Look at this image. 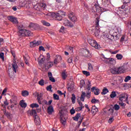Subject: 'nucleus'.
I'll use <instances>...</instances> for the list:
<instances>
[{
  "label": "nucleus",
  "instance_id": "f257e3e1",
  "mask_svg": "<svg viewBox=\"0 0 131 131\" xmlns=\"http://www.w3.org/2000/svg\"><path fill=\"white\" fill-rule=\"evenodd\" d=\"M19 31L17 32V34L19 37L23 36H31L32 33L29 30L24 29V26L20 24L17 26Z\"/></svg>",
  "mask_w": 131,
  "mask_h": 131
},
{
  "label": "nucleus",
  "instance_id": "f03ea898",
  "mask_svg": "<svg viewBox=\"0 0 131 131\" xmlns=\"http://www.w3.org/2000/svg\"><path fill=\"white\" fill-rule=\"evenodd\" d=\"M62 15H65V12L59 11L58 12H53L52 16L55 20L61 21L62 20Z\"/></svg>",
  "mask_w": 131,
  "mask_h": 131
},
{
  "label": "nucleus",
  "instance_id": "7ed1b4c3",
  "mask_svg": "<svg viewBox=\"0 0 131 131\" xmlns=\"http://www.w3.org/2000/svg\"><path fill=\"white\" fill-rule=\"evenodd\" d=\"M46 7H47V5H46V4L40 3L35 5L34 6V8L35 9V10H36V11H38L39 12H40V11H42V10H45V9H46Z\"/></svg>",
  "mask_w": 131,
  "mask_h": 131
},
{
  "label": "nucleus",
  "instance_id": "20e7f679",
  "mask_svg": "<svg viewBox=\"0 0 131 131\" xmlns=\"http://www.w3.org/2000/svg\"><path fill=\"white\" fill-rule=\"evenodd\" d=\"M88 42L91 45V47H93V48H95V49H97V50L100 49V45H98V42H97L96 40L92 39H89L88 40Z\"/></svg>",
  "mask_w": 131,
  "mask_h": 131
},
{
  "label": "nucleus",
  "instance_id": "39448f33",
  "mask_svg": "<svg viewBox=\"0 0 131 131\" xmlns=\"http://www.w3.org/2000/svg\"><path fill=\"white\" fill-rule=\"evenodd\" d=\"M91 86H92V84L91 83L90 81H89L86 86V90H87V91L86 92V98H91V94L92 93V89L91 90Z\"/></svg>",
  "mask_w": 131,
  "mask_h": 131
},
{
  "label": "nucleus",
  "instance_id": "423d86ee",
  "mask_svg": "<svg viewBox=\"0 0 131 131\" xmlns=\"http://www.w3.org/2000/svg\"><path fill=\"white\" fill-rule=\"evenodd\" d=\"M68 17L70 20L74 23L77 21V17H76V15H75V14H74L73 12H70Z\"/></svg>",
  "mask_w": 131,
  "mask_h": 131
},
{
  "label": "nucleus",
  "instance_id": "0eeeda50",
  "mask_svg": "<svg viewBox=\"0 0 131 131\" xmlns=\"http://www.w3.org/2000/svg\"><path fill=\"white\" fill-rule=\"evenodd\" d=\"M117 94L118 95L117 98H118L119 101L121 102H124L125 101V95L124 93L117 92Z\"/></svg>",
  "mask_w": 131,
  "mask_h": 131
},
{
  "label": "nucleus",
  "instance_id": "6e6552de",
  "mask_svg": "<svg viewBox=\"0 0 131 131\" xmlns=\"http://www.w3.org/2000/svg\"><path fill=\"white\" fill-rule=\"evenodd\" d=\"M7 19L10 21V22H12L13 24H18V19L15 17L9 15L7 17Z\"/></svg>",
  "mask_w": 131,
  "mask_h": 131
},
{
  "label": "nucleus",
  "instance_id": "1a4fd4ad",
  "mask_svg": "<svg viewBox=\"0 0 131 131\" xmlns=\"http://www.w3.org/2000/svg\"><path fill=\"white\" fill-rule=\"evenodd\" d=\"M41 43V41H40L34 40L33 41L30 42V47L31 48H34L37 46H39Z\"/></svg>",
  "mask_w": 131,
  "mask_h": 131
},
{
  "label": "nucleus",
  "instance_id": "9d476101",
  "mask_svg": "<svg viewBox=\"0 0 131 131\" xmlns=\"http://www.w3.org/2000/svg\"><path fill=\"white\" fill-rule=\"evenodd\" d=\"M91 92H93L94 93V95L96 96H99L100 94V90L96 86H93L91 88Z\"/></svg>",
  "mask_w": 131,
  "mask_h": 131
},
{
  "label": "nucleus",
  "instance_id": "9b49d317",
  "mask_svg": "<svg viewBox=\"0 0 131 131\" xmlns=\"http://www.w3.org/2000/svg\"><path fill=\"white\" fill-rule=\"evenodd\" d=\"M12 67V70L15 72V73H17V69H18V64L16 62V60L13 61V63L11 64Z\"/></svg>",
  "mask_w": 131,
  "mask_h": 131
},
{
  "label": "nucleus",
  "instance_id": "f8f14e48",
  "mask_svg": "<svg viewBox=\"0 0 131 131\" xmlns=\"http://www.w3.org/2000/svg\"><path fill=\"white\" fill-rule=\"evenodd\" d=\"M63 25L64 26H68L69 27H71V28H72V27H73L74 26L72 23H70V21H69V20L68 19H66L64 20Z\"/></svg>",
  "mask_w": 131,
  "mask_h": 131
},
{
  "label": "nucleus",
  "instance_id": "ddd939ff",
  "mask_svg": "<svg viewBox=\"0 0 131 131\" xmlns=\"http://www.w3.org/2000/svg\"><path fill=\"white\" fill-rule=\"evenodd\" d=\"M119 109H120V106L118 105V104H115L113 108L110 109L109 111L111 110V113H114V110H115L116 111H118Z\"/></svg>",
  "mask_w": 131,
  "mask_h": 131
},
{
  "label": "nucleus",
  "instance_id": "4468645a",
  "mask_svg": "<svg viewBox=\"0 0 131 131\" xmlns=\"http://www.w3.org/2000/svg\"><path fill=\"white\" fill-rule=\"evenodd\" d=\"M29 27L31 28V29H36L37 27H39V25L36 24L31 23L29 25Z\"/></svg>",
  "mask_w": 131,
  "mask_h": 131
},
{
  "label": "nucleus",
  "instance_id": "2eb2a0df",
  "mask_svg": "<svg viewBox=\"0 0 131 131\" xmlns=\"http://www.w3.org/2000/svg\"><path fill=\"white\" fill-rule=\"evenodd\" d=\"M48 77H49V80H50V81H51L52 82H56V80L55 79V78L53 77V74H52V72H48Z\"/></svg>",
  "mask_w": 131,
  "mask_h": 131
},
{
  "label": "nucleus",
  "instance_id": "dca6fc26",
  "mask_svg": "<svg viewBox=\"0 0 131 131\" xmlns=\"http://www.w3.org/2000/svg\"><path fill=\"white\" fill-rule=\"evenodd\" d=\"M99 19V17H97L95 20V28L99 32H100V31H99V29H100V26L99 25V23L100 22Z\"/></svg>",
  "mask_w": 131,
  "mask_h": 131
},
{
  "label": "nucleus",
  "instance_id": "f3484780",
  "mask_svg": "<svg viewBox=\"0 0 131 131\" xmlns=\"http://www.w3.org/2000/svg\"><path fill=\"white\" fill-rule=\"evenodd\" d=\"M34 122L35 123L36 125H39L40 124V119L38 116H35L34 117Z\"/></svg>",
  "mask_w": 131,
  "mask_h": 131
},
{
  "label": "nucleus",
  "instance_id": "a211bd4d",
  "mask_svg": "<svg viewBox=\"0 0 131 131\" xmlns=\"http://www.w3.org/2000/svg\"><path fill=\"white\" fill-rule=\"evenodd\" d=\"M68 77L67 72H66V70H64L61 73V77L63 80H65Z\"/></svg>",
  "mask_w": 131,
  "mask_h": 131
},
{
  "label": "nucleus",
  "instance_id": "6ab92c4d",
  "mask_svg": "<svg viewBox=\"0 0 131 131\" xmlns=\"http://www.w3.org/2000/svg\"><path fill=\"white\" fill-rule=\"evenodd\" d=\"M33 95L35 96V97H37V100H40V99H41V97H42V94L41 93H39L37 92L33 93Z\"/></svg>",
  "mask_w": 131,
  "mask_h": 131
},
{
  "label": "nucleus",
  "instance_id": "aec40b11",
  "mask_svg": "<svg viewBox=\"0 0 131 131\" xmlns=\"http://www.w3.org/2000/svg\"><path fill=\"white\" fill-rule=\"evenodd\" d=\"M47 111L48 114L52 115V114H53V112H54V108L53 107V106H49L47 108Z\"/></svg>",
  "mask_w": 131,
  "mask_h": 131
},
{
  "label": "nucleus",
  "instance_id": "412c9836",
  "mask_svg": "<svg viewBox=\"0 0 131 131\" xmlns=\"http://www.w3.org/2000/svg\"><path fill=\"white\" fill-rule=\"evenodd\" d=\"M19 105L21 108H26L27 106V103L25 102L24 100H22L20 101Z\"/></svg>",
  "mask_w": 131,
  "mask_h": 131
},
{
  "label": "nucleus",
  "instance_id": "4be33fe9",
  "mask_svg": "<svg viewBox=\"0 0 131 131\" xmlns=\"http://www.w3.org/2000/svg\"><path fill=\"white\" fill-rule=\"evenodd\" d=\"M117 93H119L118 92H116L115 91L112 92L111 94L110 95V97L112 99H113V98H115V97H117L118 96V94H117Z\"/></svg>",
  "mask_w": 131,
  "mask_h": 131
},
{
  "label": "nucleus",
  "instance_id": "5701e85b",
  "mask_svg": "<svg viewBox=\"0 0 131 131\" xmlns=\"http://www.w3.org/2000/svg\"><path fill=\"white\" fill-rule=\"evenodd\" d=\"M111 72L113 74H118V68H114L111 69Z\"/></svg>",
  "mask_w": 131,
  "mask_h": 131
},
{
  "label": "nucleus",
  "instance_id": "b1692460",
  "mask_svg": "<svg viewBox=\"0 0 131 131\" xmlns=\"http://www.w3.org/2000/svg\"><path fill=\"white\" fill-rule=\"evenodd\" d=\"M99 111V110L95 106H93L91 110V112L93 114H96L97 112Z\"/></svg>",
  "mask_w": 131,
  "mask_h": 131
},
{
  "label": "nucleus",
  "instance_id": "393cba45",
  "mask_svg": "<svg viewBox=\"0 0 131 131\" xmlns=\"http://www.w3.org/2000/svg\"><path fill=\"white\" fill-rule=\"evenodd\" d=\"M86 97V95H85V92H82L81 96L80 97V100L82 101V102H84V98Z\"/></svg>",
  "mask_w": 131,
  "mask_h": 131
},
{
  "label": "nucleus",
  "instance_id": "a878e982",
  "mask_svg": "<svg viewBox=\"0 0 131 131\" xmlns=\"http://www.w3.org/2000/svg\"><path fill=\"white\" fill-rule=\"evenodd\" d=\"M72 104H75L76 101V96L74 94H72V97L71 98Z\"/></svg>",
  "mask_w": 131,
  "mask_h": 131
},
{
  "label": "nucleus",
  "instance_id": "bb28decb",
  "mask_svg": "<svg viewBox=\"0 0 131 131\" xmlns=\"http://www.w3.org/2000/svg\"><path fill=\"white\" fill-rule=\"evenodd\" d=\"M81 115L80 113H77L76 115L73 118V120L75 121H78V119H79V117H80Z\"/></svg>",
  "mask_w": 131,
  "mask_h": 131
},
{
  "label": "nucleus",
  "instance_id": "cd10ccee",
  "mask_svg": "<svg viewBox=\"0 0 131 131\" xmlns=\"http://www.w3.org/2000/svg\"><path fill=\"white\" fill-rule=\"evenodd\" d=\"M103 59H104L103 62H104L105 64H110V58H107L104 56Z\"/></svg>",
  "mask_w": 131,
  "mask_h": 131
},
{
  "label": "nucleus",
  "instance_id": "c85d7f7f",
  "mask_svg": "<svg viewBox=\"0 0 131 131\" xmlns=\"http://www.w3.org/2000/svg\"><path fill=\"white\" fill-rule=\"evenodd\" d=\"M21 95L23 97H27L29 95V92L27 91H23L21 92Z\"/></svg>",
  "mask_w": 131,
  "mask_h": 131
},
{
  "label": "nucleus",
  "instance_id": "c756f323",
  "mask_svg": "<svg viewBox=\"0 0 131 131\" xmlns=\"http://www.w3.org/2000/svg\"><path fill=\"white\" fill-rule=\"evenodd\" d=\"M124 71V70L123 69V67H120L118 68V74H119L120 73H123Z\"/></svg>",
  "mask_w": 131,
  "mask_h": 131
},
{
  "label": "nucleus",
  "instance_id": "7c9ffc66",
  "mask_svg": "<svg viewBox=\"0 0 131 131\" xmlns=\"http://www.w3.org/2000/svg\"><path fill=\"white\" fill-rule=\"evenodd\" d=\"M110 64H112V65H115L116 64V60L114 58H110Z\"/></svg>",
  "mask_w": 131,
  "mask_h": 131
},
{
  "label": "nucleus",
  "instance_id": "2f4dec72",
  "mask_svg": "<svg viewBox=\"0 0 131 131\" xmlns=\"http://www.w3.org/2000/svg\"><path fill=\"white\" fill-rule=\"evenodd\" d=\"M30 115H33L34 117H35V116H37L36 111H35V110L32 109L30 113Z\"/></svg>",
  "mask_w": 131,
  "mask_h": 131
},
{
  "label": "nucleus",
  "instance_id": "473e14b6",
  "mask_svg": "<svg viewBox=\"0 0 131 131\" xmlns=\"http://www.w3.org/2000/svg\"><path fill=\"white\" fill-rule=\"evenodd\" d=\"M39 107V105L37 103H32L30 104V107L31 108H38Z\"/></svg>",
  "mask_w": 131,
  "mask_h": 131
},
{
  "label": "nucleus",
  "instance_id": "72a5a7b5",
  "mask_svg": "<svg viewBox=\"0 0 131 131\" xmlns=\"http://www.w3.org/2000/svg\"><path fill=\"white\" fill-rule=\"evenodd\" d=\"M109 91L108 90V89L104 88H103L102 92H101L102 95H106L107 93H108Z\"/></svg>",
  "mask_w": 131,
  "mask_h": 131
},
{
  "label": "nucleus",
  "instance_id": "f704fd0d",
  "mask_svg": "<svg viewBox=\"0 0 131 131\" xmlns=\"http://www.w3.org/2000/svg\"><path fill=\"white\" fill-rule=\"evenodd\" d=\"M116 58H117V60H122V58H123V56L120 54H117L116 55Z\"/></svg>",
  "mask_w": 131,
  "mask_h": 131
},
{
  "label": "nucleus",
  "instance_id": "c9c22d12",
  "mask_svg": "<svg viewBox=\"0 0 131 131\" xmlns=\"http://www.w3.org/2000/svg\"><path fill=\"white\" fill-rule=\"evenodd\" d=\"M80 88H84L85 86V82H84V80H82L80 81Z\"/></svg>",
  "mask_w": 131,
  "mask_h": 131
},
{
  "label": "nucleus",
  "instance_id": "e433bc0d",
  "mask_svg": "<svg viewBox=\"0 0 131 131\" xmlns=\"http://www.w3.org/2000/svg\"><path fill=\"white\" fill-rule=\"evenodd\" d=\"M41 23L44 25L45 26H50L51 24L50 23L47 22L45 20H41Z\"/></svg>",
  "mask_w": 131,
  "mask_h": 131
},
{
  "label": "nucleus",
  "instance_id": "4c0bfd02",
  "mask_svg": "<svg viewBox=\"0 0 131 131\" xmlns=\"http://www.w3.org/2000/svg\"><path fill=\"white\" fill-rule=\"evenodd\" d=\"M91 102L93 103V104H99V103H100V101L98 99H93L91 100Z\"/></svg>",
  "mask_w": 131,
  "mask_h": 131
},
{
  "label": "nucleus",
  "instance_id": "58836bf2",
  "mask_svg": "<svg viewBox=\"0 0 131 131\" xmlns=\"http://www.w3.org/2000/svg\"><path fill=\"white\" fill-rule=\"evenodd\" d=\"M82 73L83 74H84V75H85L86 76H90V75H91L90 72H88L86 71H83Z\"/></svg>",
  "mask_w": 131,
  "mask_h": 131
},
{
  "label": "nucleus",
  "instance_id": "ea45409f",
  "mask_svg": "<svg viewBox=\"0 0 131 131\" xmlns=\"http://www.w3.org/2000/svg\"><path fill=\"white\" fill-rule=\"evenodd\" d=\"M38 84L41 86L45 85V80L43 79H41L40 81H38Z\"/></svg>",
  "mask_w": 131,
  "mask_h": 131
},
{
  "label": "nucleus",
  "instance_id": "a19ab883",
  "mask_svg": "<svg viewBox=\"0 0 131 131\" xmlns=\"http://www.w3.org/2000/svg\"><path fill=\"white\" fill-rule=\"evenodd\" d=\"M78 99H79V97H78V99H77V101L79 106H80V107H81L82 108H84V106H83V104H82V102H81V101H79V100H78Z\"/></svg>",
  "mask_w": 131,
  "mask_h": 131
},
{
  "label": "nucleus",
  "instance_id": "79ce46f5",
  "mask_svg": "<svg viewBox=\"0 0 131 131\" xmlns=\"http://www.w3.org/2000/svg\"><path fill=\"white\" fill-rule=\"evenodd\" d=\"M0 58L3 61H5V53L3 52L0 53Z\"/></svg>",
  "mask_w": 131,
  "mask_h": 131
},
{
  "label": "nucleus",
  "instance_id": "37998d69",
  "mask_svg": "<svg viewBox=\"0 0 131 131\" xmlns=\"http://www.w3.org/2000/svg\"><path fill=\"white\" fill-rule=\"evenodd\" d=\"M5 115H6V116H7V118H9V119H11L12 118H11L12 115L9 112L6 113Z\"/></svg>",
  "mask_w": 131,
  "mask_h": 131
},
{
  "label": "nucleus",
  "instance_id": "c03bdc74",
  "mask_svg": "<svg viewBox=\"0 0 131 131\" xmlns=\"http://www.w3.org/2000/svg\"><path fill=\"white\" fill-rule=\"evenodd\" d=\"M119 105H120L121 107H122L123 109H124L126 104L123 102H121L119 103Z\"/></svg>",
  "mask_w": 131,
  "mask_h": 131
},
{
  "label": "nucleus",
  "instance_id": "a18cd8bd",
  "mask_svg": "<svg viewBox=\"0 0 131 131\" xmlns=\"http://www.w3.org/2000/svg\"><path fill=\"white\" fill-rule=\"evenodd\" d=\"M114 121V117H111L108 120V123H112Z\"/></svg>",
  "mask_w": 131,
  "mask_h": 131
},
{
  "label": "nucleus",
  "instance_id": "49530a36",
  "mask_svg": "<svg viewBox=\"0 0 131 131\" xmlns=\"http://www.w3.org/2000/svg\"><path fill=\"white\" fill-rule=\"evenodd\" d=\"M88 69L89 70H93L94 69V68L93 67V65L91 64V63H88Z\"/></svg>",
  "mask_w": 131,
  "mask_h": 131
},
{
  "label": "nucleus",
  "instance_id": "de8ad7c7",
  "mask_svg": "<svg viewBox=\"0 0 131 131\" xmlns=\"http://www.w3.org/2000/svg\"><path fill=\"white\" fill-rule=\"evenodd\" d=\"M130 79H131V77L130 76H126L124 79L125 82H127L128 80H130Z\"/></svg>",
  "mask_w": 131,
  "mask_h": 131
},
{
  "label": "nucleus",
  "instance_id": "09e8293b",
  "mask_svg": "<svg viewBox=\"0 0 131 131\" xmlns=\"http://www.w3.org/2000/svg\"><path fill=\"white\" fill-rule=\"evenodd\" d=\"M53 99L54 100H59V95H58L56 94H53Z\"/></svg>",
  "mask_w": 131,
  "mask_h": 131
},
{
  "label": "nucleus",
  "instance_id": "8fccbe9b",
  "mask_svg": "<svg viewBox=\"0 0 131 131\" xmlns=\"http://www.w3.org/2000/svg\"><path fill=\"white\" fill-rule=\"evenodd\" d=\"M60 122L62 124H64V123H65V122H66V120L65 119V118H63V117H61V118H60Z\"/></svg>",
  "mask_w": 131,
  "mask_h": 131
},
{
  "label": "nucleus",
  "instance_id": "3c124183",
  "mask_svg": "<svg viewBox=\"0 0 131 131\" xmlns=\"http://www.w3.org/2000/svg\"><path fill=\"white\" fill-rule=\"evenodd\" d=\"M46 90H47V91H48L49 92H51V91L52 90V85H50L48 86L46 88Z\"/></svg>",
  "mask_w": 131,
  "mask_h": 131
},
{
  "label": "nucleus",
  "instance_id": "603ef678",
  "mask_svg": "<svg viewBox=\"0 0 131 131\" xmlns=\"http://www.w3.org/2000/svg\"><path fill=\"white\" fill-rule=\"evenodd\" d=\"M70 113L71 115H73V114L75 113V110H74V107H72V108L70 110Z\"/></svg>",
  "mask_w": 131,
  "mask_h": 131
},
{
  "label": "nucleus",
  "instance_id": "864d4df0",
  "mask_svg": "<svg viewBox=\"0 0 131 131\" xmlns=\"http://www.w3.org/2000/svg\"><path fill=\"white\" fill-rule=\"evenodd\" d=\"M24 60L25 61V64H26V65H29V63L28 62V60L27 59V58L25 57H24Z\"/></svg>",
  "mask_w": 131,
  "mask_h": 131
},
{
  "label": "nucleus",
  "instance_id": "5fc2aeb1",
  "mask_svg": "<svg viewBox=\"0 0 131 131\" xmlns=\"http://www.w3.org/2000/svg\"><path fill=\"white\" fill-rule=\"evenodd\" d=\"M72 61H73V58H72V57H70L68 59V63H72Z\"/></svg>",
  "mask_w": 131,
  "mask_h": 131
},
{
  "label": "nucleus",
  "instance_id": "6e6d98bb",
  "mask_svg": "<svg viewBox=\"0 0 131 131\" xmlns=\"http://www.w3.org/2000/svg\"><path fill=\"white\" fill-rule=\"evenodd\" d=\"M39 51H43V52L46 51V50H45V48H43V47H42V46L39 47Z\"/></svg>",
  "mask_w": 131,
  "mask_h": 131
},
{
  "label": "nucleus",
  "instance_id": "4d7b16f0",
  "mask_svg": "<svg viewBox=\"0 0 131 131\" xmlns=\"http://www.w3.org/2000/svg\"><path fill=\"white\" fill-rule=\"evenodd\" d=\"M65 30V28L64 27L62 26L59 30V32H64V30Z\"/></svg>",
  "mask_w": 131,
  "mask_h": 131
},
{
  "label": "nucleus",
  "instance_id": "13d9d810",
  "mask_svg": "<svg viewBox=\"0 0 131 131\" xmlns=\"http://www.w3.org/2000/svg\"><path fill=\"white\" fill-rule=\"evenodd\" d=\"M82 110V107H78L75 109L76 111H81Z\"/></svg>",
  "mask_w": 131,
  "mask_h": 131
},
{
  "label": "nucleus",
  "instance_id": "bf43d9fd",
  "mask_svg": "<svg viewBox=\"0 0 131 131\" xmlns=\"http://www.w3.org/2000/svg\"><path fill=\"white\" fill-rule=\"evenodd\" d=\"M53 63L48 62V69L49 68H51V67H52V66H53Z\"/></svg>",
  "mask_w": 131,
  "mask_h": 131
},
{
  "label": "nucleus",
  "instance_id": "052dcab7",
  "mask_svg": "<svg viewBox=\"0 0 131 131\" xmlns=\"http://www.w3.org/2000/svg\"><path fill=\"white\" fill-rule=\"evenodd\" d=\"M124 38H125L124 36H122L120 40V42H123V41H124Z\"/></svg>",
  "mask_w": 131,
  "mask_h": 131
},
{
  "label": "nucleus",
  "instance_id": "680f3d73",
  "mask_svg": "<svg viewBox=\"0 0 131 131\" xmlns=\"http://www.w3.org/2000/svg\"><path fill=\"white\" fill-rule=\"evenodd\" d=\"M57 94H58V95H60V96H63V93H62V91L60 90L57 91Z\"/></svg>",
  "mask_w": 131,
  "mask_h": 131
},
{
  "label": "nucleus",
  "instance_id": "e2e57ef3",
  "mask_svg": "<svg viewBox=\"0 0 131 131\" xmlns=\"http://www.w3.org/2000/svg\"><path fill=\"white\" fill-rule=\"evenodd\" d=\"M6 93H7V89H5L3 91L2 95V96H4V95H5V94H6Z\"/></svg>",
  "mask_w": 131,
  "mask_h": 131
},
{
  "label": "nucleus",
  "instance_id": "0e129e2a",
  "mask_svg": "<svg viewBox=\"0 0 131 131\" xmlns=\"http://www.w3.org/2000/svg\"><path fill=\"white\" fill-rule=\"evenodd\" d=\"M54 64H58L59 63V60H58V58H55L54 61Z\"/></svg>",
  "mask_w": 131,
  "mask_h": 131
},
{
  "label": "nucleus",
  "instance_id": "69168bd1",
  "mask_svg": "<svg viewBox=\"0 0 131 131\" xmlns=\"http://www.w3.org/2000/svg\"><path fill=\"white\" fill-rule=\"evenodd\" d=\"M61 67H62V68H66V63H65L64 62L62 63Z\"/></svg>",
  "mask_w": 131,
  "mask_h": 131
},
{
  "label": "nucleus",
  "instance_id": "338daca9",
  "mask_svg": "<svg viewBox=\"0 0 131 131\" xmlns=\"http://www.w3.org/2000/svg\"><path fill=\"white\" fill-rule=\"evenodd\" d=\"M4 104L6 106H8V105H9V102H8V100L6 99V101H4Z\"/></svg>",
  "mask_w": 131,
  "mask_h": 131
},
{
  "label": "nucleus",
  "instance_id": "774afa93",
  "mask_svg": "<svg viewBox=\"0 0 131 131\" xmlns=\"http://www.w3.org/2000/svg\"><path fill=\"white\" fill-rule=\"evenodd\" d=\"M45 58H42L41 60H39V63H40V64L42 63L43 62Z\"/></svg>",
  "mask_w": 131,
  "mask_h": 131
}]
</instances>
